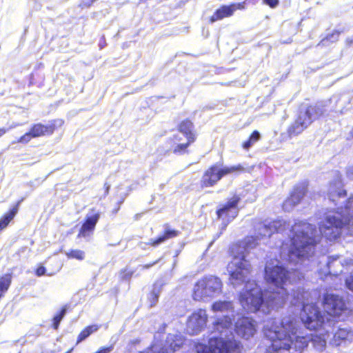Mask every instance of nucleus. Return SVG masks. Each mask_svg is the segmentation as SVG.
I'll use <instances>...</instances> for the list:
<instances>
[{
    "label": "nucleus",
    "mask_w": 353,
    "mask_h": 353,
    "mask_svg": "<svg viewBox=\"0 0 353 353\" xmlns=\"http://www.w3.org/2000/svg\"><path fill=\"white\" fill-rule=\"evenodd\" d=\"M222 285V281L219 277L206 276L195 284L193 298L196 301H200L204 298L212 297L221 292Z\"/></svg>",
    "instance_id": "obj_8"
},
{
    "label": "nucleus",
    "mask_w": 353,
    "mask_h": 353,
    "mask_svg": "<svg viewBox=\"0 0 353 353\" xmlns=\"http://www.w3.org/2000/svg\"><path fill=\"white\" fill-rule=\"evenodd\" d=\"M119 208H120V207L119 206L117 209H114V210L113 211V213H115V214H116V213H117V212H118V211H119Z\"/></svg>",
    "instance_id": "obj_47"
},
{
    "label": "nucleus",
    "mask_w": 353,
    "mask_h": 353,
    "mask_svg": "<svg viewBox=\"0 0 353 353\" xmlns=\"http://www.w3.org/2000/svg\"><path fill=\"white\" fill-rule=\"evenodd\" d=\"M259 239L256 236L246 237L239 244L232 248L234 257L228 265V272L230 274V282L234 288H237L249 276L250 272V263L245 259L246 253L254 248L258 244Z\"/></svg>",
    "instance_id": "obj_7"
},
{
    "label": "nucleus",
    "mask_w": 353,
    "mask_h": 353,
    "mask_svg": "<svg viewBox=\"0 0 353 353\" xmlns=\"http://www.w3.org/2000/svg\"><path fill=\"white\" fill-rule=\"evenodd\" d=\"M345 285L349 290L353 291V274L345 279Z\"/></svg>",
    "instance_id": "obj_35"
},
{
    "label": "nucleus",
    "mask_w": 353,
    "mask_h": 353,
    "mask_svg": "<svg viewBox=\"0 0 353 353\" xmlns=\"http://www.w3.org/2000/svg\"><path fill=\"white\" fill-rule=\"evenodd\" d=\"M54 125L53 124L43 125L37 123L34 125L30 130L32 136L35 138L41 136L50 135L53 133Z\"/></svg>",
    "instance_id": "obj_18"
},
{
    "label": "nucleus",
    "mask_w": 353,
    "mask_h": 353,
    "mask_svg": "<svg viewBox=\"0 0 353 353\" xmlns=\"http://www.w3.org/2000/svg\"><path fill=\"white\" fill-rule=\"evenodd\" d=\"M335 112L343 113L346 105L350 103V99L345 96L342 98L333 97L326 101H320L314 105H302L300 107L294 121L289 126L288 134L290 137H296L302 133L314 121L324 116L328 107Z\"/></svg>",
    "instance_id": "obj_6"
},
{
    "label": "nucleus",
    "mask_w": 353,
    "mask_h": 353,
    "mask_svg": "<svg viewBox=\"0 0 353 353\" xmlns=\"http://www.w3.org/2000/svg\"><path fill=\"white\" fill-rule=\"evenodd\" d=\"M291 304L302 306L300 319L307 329L323 327L327 333L331 331L334 324L332 316H338L345 310V303L343 298L333 294H327L323 300V307L327 314H322L319 307L310 303V293L298 287L291 289Z\"/></svg>",
    "instance_id": "obj_4"
},
{
    "label": "nucleus",
    "mask_w": 353,
    "mask_h": 353,
    "mask_svg": "<svg viewBox=\"0 0 353 353\" xmlns=\"http://www.w3.org/2000/svg\"><path fill=\"white\" fill-rule=\"evenodd\" d=\"M245 2L243 1L241 3L231 4V7L234 8V11L237 9L243 10V9H245Z\"/></svg>",
    "instance_id": "obj_36"
},
{
    "label": "nucleus",
    "mask_w": 353,
    "mask_h": 353,
    "mask_svg": "<svg viewBox=\"0 0 353 353\" xmlns=\"http://www.w3.org/2000/svg\"><path fill=\"white\" fill-rule=\"evenodd\" d=\"M17 125H12L9 128H0V137L5 134L9 130L17 127Z\"/></svg>",
    "instance_id": "obj_40"
},
{
    "label": "nucleus",
    "mask_w": 353,
    "mask_h": 353,
    "mask_svg": "<svg viewBox=\"0 0 353 353\" xmlns=\"http://www.w3.org/2000/svg\"><path fill=\"white\" fill-rule=\"evenodd\" d=\"M346 42L348 45L353 43V39L347 38Z\"/></svg>",
    "instance_id": "obj_45"
},
{
    "label": "nucleus",
    "mask_w": 353,
    "mask_h": 353,
    "mask_svg": "<svg viewBox=\"0 0 353 353\" xmlns=\"http://www.w3.org/2000/svg\"><path fill=\"white\" fill-rule=\"evenodd\" d=\"M228 222L229 221H227L226 223H225V225H227V224H228Z\"/></svg>",
    "instance_id": "obj_50"
},
{
    "label": "nucleus",
    "mask_w": 353,
    "mask_h": 353,
    "mask_svg": "<svg viewBox=\"0 0 353 353\" xmlns=\"http://www.w3.org/2000/svg\"><path fill=\"white\" fill-rule=\"evenodd\" d=\"M352 336V332L347 328H340L334 334L336 340H348Z\"/></svg>",
    "instance_id": "obj_27"
},
{
    "label": "nucleus",
    "mask_w": 353,
    "mask_h": 353,
    "mask_svg": "<svg viewBox=\"0 0 353 353\" xmlns=\"http://www.w3.org/2000/svg\"><path fill=\"white\" fill-rule=\"evenodd\" d=\"M193 141H189L188 140L187 143H174L175 145L173 148V153L176 154H182L185 151L190 143H192Z\"/></svg>",
    "instance_id": "obj_31"
},
{
    "label": "nucleus",
    "mask_w": 353,
    "mask_h": 353,
    "mask_svg": "<svg viewBox=\"0 0 353 353\" xmlns=\"http://www.w3.org/2000/svg\"><path fill=\"white\" fill-rule=\"evenodd\" d=\"M133 274L132 271L128 270L127 269H125L122 270L120 273V276L121 279L123 280H128L131 278V276Z\"/></svg>",
    "instance_id": "obj_33"
},
{
    "label": "nucleus",
    "mask_w": 353,
    "mask_h": 353,
    "mask_svg": "<svg viewBox=\"0 0 353 353\" xmlns=\"http://www.w3.org/2000/svg\"><path fill=\"white\" fill-rule=\"evenodd\" d=\"M104 187H105V194L107 195L109 193V190H110V185L108 184V183H105Z\"/></svg>",
    "instance_id": "obj_44"
},
{
    "label": "nucleus",
    "mask_w": 353,
    "mask_h": 353,
    "mask_svg": "<svg viewBox=\"0 0 353 353\" xmlns=\"http://www.w3.org/2000/svg\"><path fill=\"white\" fill-rule=\"evenodd\" d=\"M67 310H68V307L66 305H65L64 307H62L60 312L54 316L52 327L54 330H57L59 328L60 322L61 321V320L65 315V314L67 312Z\"/></svg>",
    "instance_id": "obj_29"
},
{
    "label": "nucleus",
    "mask_w": 353,
    "mask_h": 353,
    "mask_svg": "<svg viewBox=\"0 0 353 353\" xmlns=\"http://www.w3.org/2000/svg\"><path fill=\"white\" fill-rule=\"evenodd\" d=\"M161 260V258L158 259V260H157V261H154L152 263L143 265L141 266V268H142L143 270H144V269H149L150 268L152 267L155 264L158 263Z\"/></svg>",
    "instance_id": "obj_42"
},
{
    "label": "nucleus",
    "mask_w": 353,
    "mask_h": 353,
    "mask_svg": "<svg viewBox=\"0 0 353 353\" xmlns=\"http://www.w3.org/2000/svg\"><path fill=\"white\" fill-rule=\"evenodd\" d=\"M234 12V8L230 6H223L220 8L216 10L214 14L210 18L212 23L221 20L225 17H230Z\"/></svg>",
    "instance_id": "obj_21"
},
{
    "label": "nucleus",
    "mask_w": 353,
    "mask_h": 353,
    "mask_svg": "<svg viewBox=\"0 0 353 353\" xmlns=\"http://www.w3.org/2000/svg\"><path fill=\"white\" fill-rule=\"evenodd\" d=\"M327 195L330 201L337 205L341 203H343L347 192L343 189L341 176L338 173H335L334 179L330 182L327 188Z\"/></svg>",
    "instance_id": "obj_12"
},
{
    "label": "nucleus",
    "mask_w": 353,
    "mask_h": 353,
    "mask_svg": "<svg viewBox=\"0 0 353 353\" xmlns=\"http://www.w3.org/2000/svg\"><path fill=\"white\" fill-rule=\"evenodd\" d=\"M207 322V314L204 310L194 312L188 319L187 332L190 335L199 334L204 328Z\"/></svg>",
    "instance_id": "obj_13"
},
{
    "label": "nucleus",
    "mask_w": 353,
    "mask_h": 353,
    "mask_svg": "<svg viewBox=\"0 0 353 353\" xmlns=\"http://www.w3.org/2000/svg\"><path fill=\"white\" fill-rule=\"evenodd\" d=\"M178 234L179 232L176 230L167 229L163 235L159 236L155 240L150 239L149 242L146 243V245H151L154 247H156L159 244L165 242L166 240L176 236Z\"/></svg>",
    "instance_id": "obj_22"
},
{
    "label": "nucleus",
    "mask_w": 353,
    "mask_h": 353,
    "mask_svg": "<svg viewBox=\"0 0 353 353\" xmlns=\"http://www.w3.org/2000/svg\"><path fill=\"white\" fill-rule=\"evenodd\" d=\"M46 268L44 266H40L39 267L37 270H36V274L38 276H43L46 274Z\"/></svg>",
    "instance_id": "obj_39"
},
{
    "label": "nucleus",
    "mask_w": 353,
    "mask_h": 353,
    "mask_svg": "<svg viewBox=\"0 0 353 353\" xmlns=\"http://www.w3.org/2000/svg\"><path fill=\"white\" fill-rule=\"evenodd\" d=\"M244 168L241 165L231 167L221 168L219 164H215L207 170L201 180L203 187H211L215 185L223 176L236 172H241Z\"/></svg>",
    "instance_id": "obj_9"
},
{
    "label": "nucleus",
    "mask_w": 353,
    "mask_h": 353,
    "mask_svg": "<svg viewBox=\"0 0 353 353\" xmlns=\"http://www.w3.org/2000/svg\"><path fill=\"white\" fill-rule=\"evenodd\" d=\"M68 259H74L78 261H83L85 258V252L79 249H72L64 252Z\"/></svg>",
    "instance_id": "obj_25"
},
{
    "label": "nucleus",
    "mask_w": 353,
    "mask_h": 353,
    "mask_svg": "<svg viewBox=\"0 0 353 353\" xmlns=\"http://www.w3.org/2000/svg\"><path fill=\"white\" fill-rule=\"evenodd\" d=\"M112 350V346L102 347L96 353H110Z\"/></svg>",
    "instance_id": "obj_41"
},
{
    "label": "nucleus",
    "mask_w": 353,
    "mask_h": 353,
    "mask_svg": "<svg viewBox=\"0 0 353 353\" xmlns=\"http://www.w3.org/2000/svg\"><path fill=\"white\" fill-rule=\"evenodd\" d=\"M340 32H334L331 34H328L325 38L322 39L321 42L318 44V46H327L328 43H334L336 41L339 39Z\"/></svg>",
    "instance_id": "obj_30"
},
{
    "label": "nucleus",
    "mask_w": 353,
    "mask_h": 353,
    "mask_svg": "<svg viewBox=\"0 0 353 353\" xmlns=\"http://www.w3.org/2000/svg\"><path fill=\"white\" fill-rule=\"evenodd\" d=\"M240 201V197L237 195L232 196L226 204L217 210L219 218L230 221L233 220L239 213L237 205Z\"/></svg>",
    "instance_id": "obj_15"
},
{
    "label": "nucleus",
    "mask_w": 353,
    "mask_h": 353,
    "mask_svg": "<svg viewBox=\"0 0 353 353\" xmlns=\"http://www.w3.org/2000/svg\"><path fill=\"white\" fill-rule=\"evenodd\" d=\"M99 218L100 212H95V210L92 209L87 215L85 221L82 225L79 235L83 237L88 236L90 233L94 230Z\"/></svg>",
    "instance_id": "obj_17"
},
{
    "label": "nucleus",
    "mask_w": 353,
    "mask_h": 353,
    "mask_svg": "<svg viewBox=\"0 0 353 353\" xmlns=\"http://www.w3.org/2000/svg\"><path fill=\"white\" fill-rule=\"evenodd\" d=\"M346 174L347 178L353 180V165H350L346 169Z\"/></svg>",
    "instance_id": "obj_37"
},
{
    "label": "nucleus",
    "mask_w": 353,
    "mask_h": 353,
    "mask_svg": "<svg viewBox=\"0 0 353 353\" xmlns=\"http://www.w3.org/2000/svg\"><path fill=\"white\" fill-rule=\"evenodd\" d=\"M345 226L353 228V195L346 201L344 207H338L336 212L325 216V221L319 225V230L307 222H296L290 229L288 260L296 264L310 261L314 254L321 235L330 241L335 240Z\"/></svg>",
    "instance_id": "obj_1"
},
{
    "label": "nucleus",
    "mask_w": 353,
    "mask_h": 353,
    "mask_svg": "<svg viewBox=\"0 0 353 353\" xmlns=\"http://www.w3.org/2000/svg\"><path fill=\"white\" fill-rule=\"evenodd\" d=\"M271 342V344L268 346V347L265 349V353H281V352L279 351V350H271L273 347V341H270Z\"/></svg>",
    "instance_id": "obj_38"
},
{
    "label": "nucleus",
    "mask_w": 353,
    "mask_h": 353,
    "mask_svg": "<svg viewBox=\"0 0 353 353\" xmlns=\"http://www.w3.org/2000/svg\"><path fill=\"white\" fill-rule=\"evenodd\" d=\"M99 329V326L97 325H90L85 327L78 336L77 343L85 340L88 338L92 333L97 331Z\"/></svg>",
    "instance_id": "obj_26"
},
{
    "label": "nucleus",
    "mask_w": 353,
    "mask_h": 353,
    "mask_svg": "<svg viewBox=\"0 0 353 353\" xmlns=\"http://www.w3.org/2000/svg\"><path fill=\"white\" fill-rule=\"evenodd\" d=\"M17 212V208H14L0 219V231L7 227L10 221L14 217Z\"/></svg>",
    "instance_id": "obj_24"
},
{
    "label": "nucleus",
    "mask_w": 353,
    "mask_h": 353,
    "mask_svg": "<svg viewBox=\"0 0 353 353\" xmlns=\"http://www.w3.org/2000/svg\"><path fill=\"white\" fill-rule=\"evenodd\" d=\"M255 227V235L257 239L262 240L271 236V235L276 232H282L287 228H290V223H287L283 219H278L272 222L265 221L259 223Z\"/></svg>",
    "instance_id": "obj_10"
},
{
    "label": "nucleus",
    "mask_w": 353,
    "mask_h": 353,
    "mask_svg": "<svg viewBox=\"0 0 353 353\" xmlns=\"http://www.w3.org/2000/svg\"><path fill=\"white\" fill-rule=\"evenodd\" d=\"M319 335L302 336L300 331V323L294 316H285L281 320L269 319L264 321L263 332L269 341H273L271 350H279L281 353H305L309 343L314 348L322 352L326 347L325 335L328 334L323 327ZM333 332V328L330 332Z\"/></svg>",
    "instance_id": "obj_3"
},
{
    "label": "nucleus",
    "mask_w": 353,
    "mask_h": 353,
    "mask_svg": "<svg viewBox=\"0 0 353 353\" xmlns=\"http://www.w3.org/2000/svg\"><path fill=\"white\" fill-rule=\"evenodd\" d=\"M351 134H352V137H353V128L352 129Z\"/></svg>",
    "instance_id": "obj_48"
},
{
    "label": "nucleus",
    "mask_w": 353,
    "mask_h": 353,
    "mask_svg": "<svg viewBox=\"0 0 353 353\" xmlns=\"http://www.w3.org/2000/svg\"><path fill=\"white\" fill-rule=\"evenodd\" d=\"M228 222L229 221H227L226 223H225V225H227V224H228Z\"/></svg>",
    "instance_id": "obj_51"
},
{
    "label": "nucleus",
    "mask_w": 353,
    "mask_h": 353,
    "mask_svg": "<svg viewBox=\"0 0 353 353\" xmlns=\"http://www.w3.org/2000/svg\"><path fill=\"white\" fill-rule=\"evenodd\" d=\"M179 252H176V256H178Z\"/></svg>",
    "instance_id": "obj_49"
},
{
    "label": "nucleus",
    "mask_w": 353,
    "mask_h": 353,
    "mask_svg": "<svg viewBox=\"0 0 353 353\" xmlns=\"http://www.w3.org/2000/svg\"><path fill=\"white\" fill-rule=\"evenodd\" d=\"M183 344V339L180 335L169 334L163 345L154 343L150 348L140 353H173Z\"/></svg>",
    "instance_id": "obj_11"
},
{
    "label": "nucleus",
    "mask_w": 353,
    "mask_h": 353,
    "mask_svg": "<svg viewBox=\"0 0 353 353\" xmlns=\"http://www.w3.org/2000/svg\"><path fill=\"white\" fill-rule=\"evenodd\" d=\"M32 138H34L30 134V132L26 133L24 135L21 136L17 141H13L12 144H14L16 143H21L23 144L28 143Z\"/></svg>",
    "instance_id": "obj_32"
},
{
    "label": "nucleus",
    "mask_w": 353,
    "mask_h": 353,
    "mask_svg": "<svg viewBox=\"0 0 353 353\" xmlns=\"http://www.w3.org/2000/svg\"><path fill=\"white\" fill-rule=\"evenodd\" d=\"M261 138L260 133L255 130L250 135L249 139L243 143V148L245 150L250 148Z\"/></svg>",
    "instance_id": "obj_28"
},
{
    "label": "nucleus",
    "mask_w": 353,
    "mask_h": 353,
    "mask_svg": "<svg viewBox=\"0 0 353 353\" xmlns=\"http://www.w3.org/2000/svg\"><path fill=\"white\" fill-rule=\"evenodd\" d=\"M234 308L233 303L225 300L212 305L213 312L222 313L223 316L214 323L208 345L198 344L195 346L196 353H241L240 343L234 339L232 331Z\"/></svg>",
    "instance_id": "obj_5"
},
{
    "label": "nucleus",
    "mask_w": 353,
    "mask_h": 353,
    "mask_svg": "<svg viewBox=\"0 0 353 353\" xmlns=\"http://www.w3.org/2000/svg\"><path fill=\"white\" fill-rule=\"evenodd\" d=\"M339 256L337 255L325 256H323L321 262H325L327 266V271H325L326 274H337L339 272H341L342 270H336L334 269L335 266H341V262H338Z\"/></svg>",
    "instance_id": "obj_19"
},
{
    "label": "nucleus",
    "mask_w": 353,
    "mask_h": 353,
    "mask_svg": "<svg viewBox=\"0 0 353 353\" xmlns=\"http://www.w3.org/2000/svg\"><path fill=\"white\" fill-rule=\"evenodd\" d=\"M279 263L277 260L267 262L265 278L271 285L264 292L248 276L241 285L244 287L239 294V302L245 310L268 314L284 305L290 296L286 287L301 280L303 275L296 269L290 272Z\"/></svg>",
    "instance_id": "obj_2"
},
{
    "label": "nucleus",
    "mask_w": 353,
    "mask_h": 353,
    "mask_svg": "<svg viewBox=\"0 0 353 353\" xmlns=\"http://www.w3.org/2000/svg\"><path fill=\"white\" fill-rule=\"evenodd\" d=\"M163 286V283L161 281H157L154 285L152 292L150 294L148 297L149 301L150 302V307L154 306L158 302L159 297L160 293L161 292V288Z\"/></svg>",
    "instance_id": "obj_23"
},
{
    "label": "nucleus",
    "mask_w": 353,
    "mask_h": 353,
    "mask_svg": "<svg viewBox=\"0 0 353 353\" xmlns=\"http://www.w3.org/2000/svg\"><path fill=\"white\" fill-rule=\"evenodd\" d=\"M256 331V322L249 317H241L235 323L236 333L243 339L253 336Z\"/></svg>",
    "instance_id": "obj_14"
},
{
    "label": "nucleus",
    "mask_w": 353,
    "mask_h": 353,
    "mask_svg": "<svg viewBox=\"0 0 353 353\" xmlns=\"http://www.w3.org/2000/svg\"><path fill=\"white\" fill-rule=\"evenodd\" d=\"M307 190V184L302 183L294 187L290 196L283 204V209L286 212H290L298 205L303 198Z\"/></svg>",
    "instance_id": "obj_16"
},
{
    "label": "nucleus",
    "mask_w": 353,
    "mask_h": 353,
    "mask_svg": "<svg viewBox=\"0 0 353 353\" xmlns=\"http://www.w3.org/2000/svg\"><path fill=\"white\" fill-rule=\"evenodd\" d=\"M193 123L188 119L183 121L179 125V132L184 135L189 141H194L196 137L193 132Z\"/></svg>",
    "instance_id": "obj_20"
},
{
    "label": "nucleus",
    "mask_w": 353,
    "mask_h": 353,
    "mask_svg": "<svg viewBox=\"0 0 353 353\" xmlns=\"http://www.w3.org/2000/svg\"><path fill=\"white\" fill-rule=\"evenodd\" d=\"M140 216H141V214H137L135 215V216H134L135 220H138V219H139V218L140 217Z\"/></svg>",
    "instance_id": "obj_46"
},
{
    "label": "nucleus",
    "mask_w": 353,
    "mask_h": 353,
    "mask_svg": "<svg viewBox=\"0 0 353 353\" xmlns=\"http://www.w3.org/2000/svg\"><path fill=\"white\" fill-rule=\"evenodd\" d=\"M263 2L272 8H275L279 4V0H263Z\"/></svg>",
    "instance_id": "obj_34"
},
{
    "label": "nucleus",
    "mask_w": 353,
    "mask_h": 353,
    "mask_svg": "<svg viewBox=\"0 0 353 353\" xmlns=\"http://www.w3.org/2000/svg\"><path fill=\"white\" fill-rule=\"evenodd\" d=\"M173 139L174 143H179V142L181 141V135L179 134L174 135Z\"/></svg>",
    "instance_id": "obj_43"
}]
</instances>
